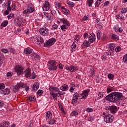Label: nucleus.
<instances>
[{"label": "nucleus", "instance_id": "32", "mask_svg": "<svg viewBox=\"0 0 127 127\" xmlns=\"http://www.w3.org/2000/svg\"><path fill=\"white\" fill-rule=\"evenodd\" d=\"M17 24L18 25V26H21L23 25V22L22 21V20H19L17 19Z\"/></svg>", "mask_w": 127, "mask_h": 127}, {"label": "nucleus", "instance_id": "44", "mask_svg": "<svg viewBox=\"0 0 127 127\" xmlns=\"http://www.w3.org/2000/svg\"><path fill=\"white\" fill-rule=\"evenodd\" d=\"M38 96H41L43 94V91L42 90H39L37 92Z\"/></svg>", "mask_w": 127, "mask_h": 127}, {"label": "nucleus", "instance_id": "16", "mask_svg": "<svg viewBox=\"0 0 127 127\" xmlns=\"http://www.w3.org/2000/svg\"><path fill=\"white\" fill-rule=\"evenodd\" d=\"M32 51H33V50L31 48L28 47L24 49V53L26 55H29V54L32 53Z\"/></svg>", "mask_w": 127, "mask_h": 127}, {"label": "nucleus", "instance_id": "51", "mask_svg": "<svg viewBox=\"0 0 127 127\" xmlns=\"http://www.w3.org/2000/svg\"><path fill=\"white\" fill-rule=\"evenodd\" d=\"M122 50V48L121 47H117V48H115V51L116 52H120Z\"/></svg>", "mask_w": 127, "mask_h": 127}, {"label": "nucleus", "instance_id": "36", "mask_svg": "<svg viewBox=\"0 0 127 127\" xmlns=\"http://www.w3.org/2000/svg\"><path fill=\"white\" fill-rule=\"evenodd\" d=\"M29 100L30 102H34L36 100V98H35V97L32 96L29 97Z\"/></svg>", "mask_w": 127, "mask_h": 127}, {"label": "nucleus", "instance_id": "2", "mask_svg": "<svg viewBox=\"0 0 127 127\" xmlns=\"http://www.w3.org/2000/svg\"><path fill=\"white\" fill-rule=\"evenodd\" d=\"M89 95V92L87 90L83 91L81 95H80L77 93L74 94L72 97V100L71 101L72 104H76L78 100H85L86 97H88Z\"/></svg>", "mask_w": 127, "mask_h": 127}, {"label": "nucleus", "instance_id": "41", "mask_svg": "<svg viewBox=\"0 0 127 127\" xmlns=\"http://www.w3.org/2000/svg\"><path fill=\"white\" fill-rule=\"evenodd\" d=\"M50 95L53 96V99L57 97L58 93H55L54 92H50Z\"/></svg>", "mask_w": 127, "mask_h": 127}, {"label": "nucleus", "instance_id": "55", "mask_svg": "<svg viewBox=\"0 0 127 127\" xmlns=\"http://www.w3.org/2000/svg\"><path fill=\"white\" fill-rule=\"evenodd\" d=\"M127 11V9L126 8H123L121 10L122 13H126Z\"/></svg>", "mask_w": 127, "mask_h": 127}, {"label": "nucleus", "instance_id": "59", "mask_svg": "<svg viewBox=\"0 0 127 127\" xmlns=\"http://www.w3.org/2000/svg\"><path fill=\"white\" fill-rule=\"evenodd\" d=\"M88 36H89V34L87 33H85L83 35V37L84 39H86V38H88Z\"/></svg>", "mask_w": 127, "mask_h": 127}, {"label": "nucleus", "instance_id": "33", "mask_svg": "<svg viewBox=\"0 0 127 127\" xmlns=\"http://www.w3.org/2000/svg\"><path fill=\"white\" fill-rule=\"evenodd\" d=\"M28 10L29 11V13H32V12L34 11V8L32 7H28Z\"/></svg>", "mask_w": 127, "mask_h": 127}, {"label": "nucleus", "instance_id": "5", "mask_svg": "<svg viewBox=\"0 0 127 127\" xmlns=\"http://www.w3.org/2000/svg\"><path fill=\"white\" fill-rule=\"evenodd\" d=\"M115 47H116V45L114 44H110L108 45V50L109 51L106 52L107 55H110L113 56L114 55V51L115 50Z\"/></svg>", "mask_w": 127, "mask_h": 127}, {"label": "nucleus", "instance_id": "12", "mask_svg": "<svg viewBox=\"0 0 127 127\" xmlns=\"http://www.w3.org/2000/svg\"><path fill=\"white\" fill-rule=\"evenodd\" d=\"M66 70H68L69 72H76L78 70V67L73 65H66L65 66Z\"/></svg>", "mask_w": 127, "mask_h": 127}, {"label": "nucleus", "instance_id": "26", "mask_svg": "<svg viewBox=\"0 0 127 127\" xmlns=\"http://www.w3.org/2000/svg\"><path fill=\"white\" fill-rule=\"evenodd\" d=\"M83 45L84 46H86V47H89L90 46V42L87 40H85L83 43Z\"/></svg>", "mask_w": 127, "mask_h": 127}, {"label": "nucleus", "instance_id": "38", "mask_svg": "<svg viewBox=\"0 0 127 127\" xmlns=\"http://www.w3.org/2000/svg\"><path fill=\"white\" fill-rule=\"evenodd\" d=\"M111 38L112 39H114V40L118 39L119 36H118L117 35L112 34L111 36Z\"/></svg>", "mask_w": 127, "mask_h": 127}, {"label": "nucleus", "instance_id": "8", "mask_svg": "<svg viewBox=\"0 0 127 127\" xmlns=\"http://www.w3.org/2000/svg\"><path fill=\"white\" fill-rule=\"evenodd\" d=\"M105 109L107 111H110L111 114H116L118 112V108L116 106H107Z\"/></svg>", "mask_w": 127, "mask_h": 127}, {"label": "nucleus", "instance_id": "46", "mask_svg": "<svg viewBox=\"0 0 127 127\" xmlns=\"http://www.w3.org/2000/svg\"><path fill=\"white\" fill-rule=\"evenodd\" d=\"M30 77L32 79H35V78H36V76L35 75V73L34 72L32 73V74L31 73Z\"/></svg>", "mask_w": 127, "mask_h": 127}, {"label": "nucleus", "instance_id": "22", "mask_svg": "<svg viewBox=\"0 0 127 127\" xmlns=\"http://www.w3.org/2000/svg\"><path fill=\"white\" fill-rule=\"evenodd\" d=\"M39 88V83H38V82L35 83L33 86V89L34 91H37Z\"/></svg>", "mask_w": 127, "mask_h": 127}, {"label": "nucleus", "instance_id": "49", "mask_svg": "<svg viewBox=\"0 0 127 127\" xmlns=\"http://www.w3.org/2000/svg\"><path fill=\"white\" fill-rule=\"evenodd\" d=\"M5 88V85L3 83L0 84V90H2Z\"/></svg>", "mask_w": 127, "mask_h": 127}, {"label": "nucleus", "instance_id": "50", "mask_svg": "<svg viewBox=\"0 0 127 127\" xmlns=\"http://www.w3.org/2000/svg\"><path fill=\"white\" fill-rule=\"evenodd\" d=\"M23 14H25V15H28V14H29V12L28 11V9H26V10H24L23 11Z\"/></svg>", "mask_w": 127, "mask_h": 127}, {"label": "nucleus", "instance_id": "37", "mask_svg": "<svg viewBox=\"0 0 127 127\" xmlns=\"http://www.w3.org/2000/svg\"><path fill=\"white\" fill-rule=\"evenodd\" d=\"M101 3H103L101 1H99V0H97L95 2V6L96 7H99V6Z\"/></svg>", "mask_w": 127, "mask_h": 127}, {"label": "nucleus", "instance_id": "52", "mask_svg": "<svg viewBox=\"0 0 127 127\" xmlns=\"http://www.w3.org/2000/svg\"><path fill=\"white\" fill-rule=\"evenodd\" d=\"M67 4L69 6H71V7H73L74 6V3L73 2L69 1L67 2Z\"/></svg>", "mask_w": 127, "mask_h": 127}, {"label": "nucleus", "instance_id": "31", "mask_svg": "<svg viewBox=\"0 0 127 127\" xmlns=\"http://www.w3.org/2000/svg\"><path fill=\"white\" fill-rule=\"evenodd\" d=\"M76 44L73 43L71 46V51H75V50H76Z\"/></svg>", "mask_w": 127, "mask_h": 127}, {"label": "nucleus", "instance_id": "24", "mask_svg": "<svg viewBox=\"0 0 127 127\" xmlns=\"http://www.w3.org/2000/svg\"><path fill=\"white\" fill-rule=\"evenodd\" d=\"M3 95H8L9 94V89L8 88H5L2 91Z\"/></svg>", "mask_w": 127, "mask_h": 127}, {"label": "nucleus", "instance_id": "35", "mask_svg": "<svg viewBox=\"0 0 127 127\" xmlns=\"http://www.w3.org/2000/svg\"><path fill=\"white\" fill-rule=\"evenodd\" d=\"M8 50L10 53H12V54H15V50H14V49L13 48H9Z\"/></svg>", "mask_w": 127, "mask_h": 127}, {"label": "nucleus", "instance_id": "40", "mask_svg": "<svg viewBox=\"0 0 127 127\" xmlns=\"http://www.w3.org/2000/svg\"><path fill=\"white\" fill-rule=\"evenodd\" d=\"M23 86H21V88H24L25 91H26V92H27V91H28L29 90V87L27 86H26V85L24 84V83H23Z\"/></svg>", "mask_w": 127, "mask_h": 127}, {"label": "nucleus", "instance_id": "20", "mask_svg": "<svg viewBox=\"0 0 127 127\" xmlns=\"http://www.w3.org/2000/svg\"><path fill=\"white\" fill-rule=\"evenodd\" d=\"M68 88H69V86H68V85L64 84L60 87V90H61L63 92H65L68 90Z\"/></svg>", "mask_w": 127, "mask_h": 127}, {"label": "nucleus", "instance_id": "63", "mask_svg": "<svg viewBox=\"0 0 127 127\" xmlns=\"http://www.w3.org/2000/svg\"><path fill=\"white\" fill-rule=\"evenodd\" d=\"M97 25L99 27V28H102L103 26L102 25V23L98 22V24H97Z\"/></svg>", "mask_w": 127, "mask_h": 127}, {"label": "nucleus", "instance_id": "21", "mask_svg": "<svg viewBox=\"0 0 127 127\" xmlns=\"http://www.w3.org/2000/svg\"><path fill=\"white\" fill-rule=\"evenodd\" d=\"M69 87L70 92H71V93H73L74 92V90L76 88V86L75 85V84L72 82L70 84Z\"/></svg>", "mask_w": 127, "mask_h": 127}, {"label": "nucleus", "instance_id": "23", "mask_svg": "<svg viewBox=\"0 0 127 127\" xmlns=\"http://www.w3.org/2000/svg\"><path fill=\"white\" fill-rule=\"evenodd\" d=\"M9 126V123L8 122L4 121L1 124V127H7Z\"/></svg>", "mask_w": 127, "mask_h": 127}, {"label": "nucleus", "instance_id": "60", "mask_svg": "<svg viewBox=\"0 0 127 127\" xmlns=\"http://www.w3.org/2000/svg\"><path fill=\"white\" fill-rule=\"evenodd\" d=\"M52 28L53 29H57V28H58V25L57 24H55L53 25Z\"/></svg>", "mask_w": 127, "mask_h": 127}, {"label": "nucleus", "instance_id": "57", "mask_svg": "<svg viewBox=\"0 0 127 127\" xmlns=\"http://www.w3.org/2000/svg\"><path fill=\"white\" fill-rule=\"evenodd\" d=\"M103 94H104V92H100V93H99V94H98V98H99V99H101V98H103Z\"/></svg>", "mask_w": 127, "mask_h": 127}, {"label": "nucleus", "instance_id": "25", "mask_svg": "<svg viewBox=\"0 0 127 127\" xmlns=\"http://www.w3.org/2000/svg\"><path fill=\"white\" fill-rule=\"evenodd\" d=\"M94 2V0H87L86 1V4L89 7L92 6V4Z\"/></svg>", "mask_w": 127, "mask_h": 127}, {"label": "nucleus", "instance_id": "18", "mask_svg": "<svg viewBox=\"0 0 127 127\" xmlns=\"http://www.w3.org/2000/svg\"><path fill=\"white\" fill-rule=\"evenodd\" d=\"M61 22H63L64 24H65V25H67V26H69L70 25V22L67 19L63 18L60 19Z\"/></svg>", "mask_w": 127, "mask_h": 127}, {"label": "nucleus", "instance_id": "10", "mask_svg": "<svg viewBox=\"0 0 127 127\" xmlns=\"http://www.w3.org/2000/svg\"><path fill=\"white\" fill-rule=\"evenodd\" d=\"M56 41V40L54 38L50 39L44 44V46H45V47L52 46V45L55 43Z\"/></svg>", "mask_w": 127, "mask_h": 127}, {"label": "nucleus", "instance_id": "53", "mask_svg": "<svg viewBox=\"0 0 127 127\" xmlns=\"http://www.w3.org/2000/svg\"><path fill=\"white\" fill-rule=\"evenodd\" d=\"M56 6L58 7H61V3L58 2V1H56Z\"/></svg>", "mask_w": 127, "mask_h": 127}, {"label": "nucleus", "instance_id": "6", "mask_svg": "<svg viewBox=\"0 0 127 127\" xmlns=\"http://www.w3.org/2000/svg\"><path fill=\"white\" fill-rule=\"evenodd\" d=\"M23 86H24L23 85V83L19 82L16 85L11 86L10 89L12 92H18V91H19V89H20L21 87H23Z\"/></svg>", "mask_w": 127, "mask_h": 127}, {"label": "nucleus", "instance_id": "29", "mask_svg": "<svg viewBox=\"0 0 127 127\" xmlns=\"http://www.w3.org/2000/svg\"><path fill=\"white\" fill-rule=\"evenodd\" d=\"M79 39H80V36H79V35L75 36V37L74 38V42H76V43H77V42H78V41H79Z\"/></svg>", "mask_w": 127, "mask_h": 127}, {"label": "nucleus", "instance_id": "27", "mask_svg": "<svg viewBox=\"0 0 127 127\" xmlns=\"http://www.w3.org/2000/svg\"><path fill=\"white\" fill-rule=\"evenodd\" d=\"M48 120V123L49 124V125H54L55 123V120L52 119H50V120Z\"/></svg>", "mask_w": 127, "mask_h": 127}, {"label": "nucleus", "instance_id": "48", "mask_svg": "<svg viewBox=\"0 0 127 127\" xmlns=\"http://www.w3.org/2000/svg\"><path fill=\"white\" fill-rule=\"evenodd\" d=\"M86 111L87 113H92L93 112V109L88 107L86 109Z\"/></svg>", "mask_w": 127, "mask_h": 127}, {"label": "nucleus", "instance_id": "28", "mask_svg": "<svg viewBox=\"0 0 127 127\" xmlns=\"http://www.w3.org/2000/svg\"><path fill=\"white\" fill-rule=\"evenodd\" d=\"M61 7L64 12H65V13H69V10H68V9L64 8V6H62Z\"/></svg>", "mask_w": 127, "mask_h": 127}, {"label": "nucleus", "instance_id": "61", "mask_svg": "<svg viewBox=\"0 0 127 127\" xmlns=\"http://www.w3.org/2000/svg\"><path fill=\"white\" fill-rule=\"evenodd\" d=\"M3 58L0 57V67H1V65H2Z\"/></svg>", "mask_w": 127, "mask_h": 127}, {"label": "nucleus", "instance_id": "9", "mask_svg": "<svg viewBox=\"0 0 127 127\" xmlns=\"http://www.w3.org/2000/svg\"><path fill=\"white\" fill-rule=\"evenodd\" d=\"M39 32L43 36H47V35H49V30L46 27L40 29Z\"/></svg>", "mask_w": 127, "mask_h": 127}, {"label": "nucleus", "instance_id": "3", "mask_svg": "<svg viewBox=\"0 0 127 127\" xmlns=\"http://www.w3.org/2000/svg\"><path fill=\"white\" fill-rule=\"evenodd\" d=\"M15 71L17 73V75H21L25 73V76L26 78L30 77L31 72V69L30 68L26 69L25 71H23V68L20 65H16L15 66Z\"/></svg>", "mask_w": 127, "mask_h": 127}, {"label": "nucleus", "instance_id": "64", "mask_svg": "<svg viewBox=\"0 0 127 127\" xmlns=\"http://www.w3.org/2000/svg\"><path fill=\"white\" fill-rule=\"evenodd\" d=\"M51 13L52 15H55L56 14V11H55V10H53L51 11Z\"/></svg>", "mask_w": 127, "mask_h": 127}, {"label": "nucleus", "instance_id": "34", "mask_svg": "<svg viewBox=\"0 0 127 127\" xmlns=\"http://www.w3.org/2000/svg\"><path fill=\"white\" fill-rule=\"evenodd\" d=\"M97 33V39H98L99 40H100V39H101V32H100V31H97L96 32Z\"/></svg>", "mask_w": 127, "mask_h": 127}, {"label": "nucleus", "instance_id": "14", "mask_svg": "<svg viewBox=\"0 0 127 127\" xmlns=\"http://www.w3.org/2000/svg\"><path fill=\"white\" fill-rule=\"evenodd\" d=\"M88 40L91 43L95 42L96 41V36H95V34L93 33L90 34L88 36Z\"/></svg>", "mask_w": 127, "mask_h": 127}, {"label": "nucleus", "instance_id": "7", "mask_svg": "<svg viewBox=\"0 0 127 127\" xmlns=\"http://www.w3.org/2000/svg\"><path fill=\"white\" fill-rule=\"evenodd\" d=\"M48 69L53 70H57V66H56V61L53 60L49 62Z\"/></svg>", "mask_w": 127, "mask_h": 127}, {"label": "nucleus", "instance_id": "47", "mask_svg": "<svg viewBox=\"0 0 127 127\" xmlns=\"http://www.w3.org/2000/svg\"><path fill=\"white\" fill-rule=\"evenodd\" d=\"M58 95H59L60 96H62L63 95H65V92L63 91H61L60 90H59V91H58Z\"/></svg>", "mask_w": 127, "mask_h": 127}, {"label": "nucleus", "instance_id": "54", "mask_svg": "<svg viewBox=\"0 0 127 127\" xmlns=\"http://www.w3.org/2000/svg\"><path fill=\"white\" fill-rule=\"evenodd\" d=\"M13 16H14V14L13 13H11L7 16V18H8V19H11V18H12Z\"/></svg>", "mask_w": 127, "mask_h": 127}, {"label": "nucleus", "instance_id": "30", "mask_svg": "<svg viewBox=\"0 0 127 127\" xmlns=\"http://www.w3.org/2000/svg\"><path fill=\"white\" fill-rule=\"evenodd\" d=\"M8 24V21L7 20L4 21L1 24V26H3V27H5L6 25Z\"/></svg>", "mask_w": 127, "mask_h": 127}, {"label": "nucleus", "instance_id": "15", "mask_svg": "<svg viewBox=\"0 0 127 127\" xmlns=\"http://www.w3.org/2000/svg\"><path fill=\"white\" fill-rule=\"evenodd\" d=\"M49 90L50 91V93H54V92H59L60 89L58 87L50 86L49 88Z\"/></svg>", "mask_w": 127, "mask_h": 127}, {"label": "nucleus", "instance_id": "4", "mask_svg": "<svg viewBox=\"0 0 127 127\" xmlns=\"http://www.w3.org/2000/svg\"><path fill=\"white\" fill-rule=\"evenodd\" d=\"M103 117H104V121L107 124L113 123L114 121V116L111 114L106 115L105 113H103Z\"/></svg>", "mask_w": 127, "mask_h": 127}, {"label": "nucleus", "instance_id": "42", "mask_svg": "<svg viewBox=\"0 0 127 127\" xmlns=\"http://www.w3.org/2000/svg\"><path fill=\"white\" fill-rule=\"evenodd\" d=\"M1 51L3 52V53H4L5 54H6V53H8V50L6 49H1Z\"/></svg>", "mask_w": 127, "mask_h": 127}, {"label": "nucleus", "instance_id": "56", "mask_svg": "<svg viewBox=\"0 0 127 127\" xmlns=\"http://www.w3.org/2000/svg\"><path fill=\"white\" fill-rule=\"evenodd\" d=\"M66 28H67L66 27V25H63L61 27V29H62V30H63L64 31H65V29H66Z\"/></svg>", "mask_w": 127, "mask_h": 127}, {"label": "nucleus", "instance_id": "1", "mask_svg": "<svg viewBox=\"0 0 127 127\" xmlns=\"http://www.w3.org/2000/svg\"><path fill=\"white\" fill-rule=\"evenodd\" d=\"M123 97V93L121 92H114L107 95L105 99L106 100H109L110 102L112 103H116L119 100Z\"/></svg>", "mask_w": 127, "mask_h": 127}, {"label": "nucleus", "instance_id": "13", "mask_svg": "<svg viewBox=\"0 0 127 127\" xmlns=\"http://www.w3.org/2000/svg\"><path fill=\"white\" fill-rule=\"evenodd\" d=\"M43 4L44 6H43V10L44 11H47L49 10V8H50V4H49V2H48V1H45Z\"/></svg>", "mask_w": 127, "mask_h": 127}, {"label": "nucleus", "instance_id": "45", "mask_svg": "<svg viewBox=\"0 0 127 127\" xmlns=\"http://www.w3.org/2000/svg\"><path fill=\"white\" fill-rule=\"evenodd\" d=\"M114 77H115V75H114V74H109L108 75V78L109 79H110V80H112V79H113V78H114Z\"/></svg>", "mask_w": 127, "mask_h": 127}, {"label": "nucleus", "instance_id": "19", "mask_svg": "<svg viewBox=\"0 0 127 127\" xmlns=\"http://www.w3.org/2000/svg\"><path fill=\"white\" fill-rule=\"evenodd\" d=\"M114 29L115 32H122L123 28H120L118 25L114 26Z\"/></svg>", "mask_w": 127, "mask_h": 127}, {"label": "nucleus", "instance_id": "17", "mask_svg": "<svg viewBox=\"0 0 127 127\" xmlns=\"http://www.w3.org/2000/svg\"><path fill=\"white\" fill-rule=\"evenodd\" d=\"M51 119H52V113L51 111H48L46 113V121H48V120Z\"/></svg>", "mask_w": 127, "mask_h": 127}, {"label": "nucleus", "instance_id": "39", "mask_svg": "<svg viewBox=\"0 0 127 127\" xmlns=\"http://www.w3.org/2000/svg\"><path fill=\"white\" fill-rule=\"evenodd\" d=\"M77 115L78 112L76 111H72L70 114V116H71V117H75V116H77Z\"/></svg>", "mask_w": 127, "mask_h": 127}, {"label": "nucleus", "instance_id": "58", "mask_svg": "<svg viewBox=\"0 0 127 127\" xmlns=\"http://www.w3.org/2000/svg\"><path fill=\"white\" fill-rule=\"evenodd\" d=\"M9 11H11V10H8V8H7V10H6L4 11V14H5L6 15H7V14H9Z\"/></svg>", "mask_w": 127, "mask_h": 127}, {"label": "nucleus", "instance_id": "11", "mask_svg": "<svg viewBox=\"0 0 127 127\" xmlns=\"http://www.w3.org/2000/svg\"><path fill=\"white\" fill-rule=\"evenodd\" d=\"M34 41L37 44H42V43L44 42L43 38L40 36H36L34 38Z\"/></svg>", "mask_w": 127, "mask_h": 127}, {"label": "nucleus", "instance_id": "43", "mask_svg": "<svg viewBox=\"0 0 127 127\" xmlns=\"http://www.w3.org/2000/svg\"><path fill=\"white\" fill-rule=\"evenodd\" d=\"M7 5L8 10H11V7L10 6V1H8Z\"/></svg>", "mask_w": 127, "mask_h": 127}, {"label": "nucleus", "instance_id": "62", "mask_svg": "<svg viewBox=\"0 0 127 127\" xmlns=\"http://www.w3.org/2000/svg\"><path fill=\"white\" fill-rule=\"evenodd\" d=\"M7 77H11V76H12V73L10 72H8L7 73Z\"/></svg>", "mask_w": 127, "mask_h": 127}]
</instances>
